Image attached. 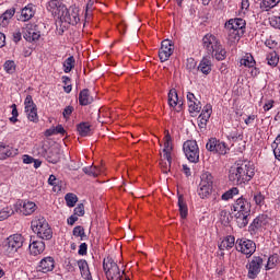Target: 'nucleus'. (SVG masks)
I'll return each instance as SVG.
<instances>
[{
	"mask_svg": "<svg viewBox=\"0 0 280 280\" xmlns=\"http://www.w3.org/2000/svg\"><path fill=\"white\" fill-rule=\"evenodd\" d=\"M255 176V165L248 161L234 163L229 171V180L232 185H245Z\"/></svg>",
	"mask_w": 280,
	"mask_h": 280,
	"instance_id": "nucleus-1",
	"label": "nucleus"
},
{
	"mask_svg": "<svg viewBox=\"0 0 280 280\" xmlns=\"http://www.w3.org/2000/svg\"><path fill=\"white\" fill-rule=\"evenodd\" d=\"M203 48L208 54H211L215 60H225L226 59V50L220 44V39L215 37L213 34H207L202 38Z\"/></svg>",
	"mask_w": 280,
	"mask_h": 280,
	"instance_id": "nucleus-2",
	"label": "nucleus"
},
{
	"mask_svg": "<svg viewBox=\"0 0 280 280\" xmlns=\"http://www.w3.org/2000/svg\"><path fill=\"white\" fill-rule=\"evenodd\" d=\"M25 238L21 234H13L7 237L2 243V250L5 255H14L19 248H23Z\"/></svg>",
	"mask_w": 280,
	"mask_h": 280,
	"instance_id": "nucleus-3",
	"label": "nucleus"
},
{
	"mask_svg": "<svg viewBox=\"0 0 280 280\" xmlns=\"http://www.w3.org/2000/svg\"><path fill=\"white\" fill-rule=\"evenodd\" d=\"M201 180L198 188V196L202 199L209 198L213 194V186L215 185V177L209 172L201 174Z\"/></svg>",
	"mask_w": 280,
	"mask_h": 280,
	"instance_id": "nucleus-4",
	"label": "nucleus"
},
{
	"mask_svg": "<svg viewBox=\"0 0 280 280\" xmlns=\"http://www.w3.org/2000/svg\"><path fill=\"white\" fill-rule=\"evenodd\" d=\"M103 269L108 280H119L121 276L125 275V272L119 269V265H117L112 257L104 258Z\"/></svg>",
	"mask_w": 280,
	"mask_h": 280,
	"instance_id": "nucleus-5",
	"label": "nucleus"
},
{
	"mask_svg": "<svg viewBox=\"0 0 280 280\" xmlns=\"http://www.w3.org/2000/svg\"><path fill=\"white\" fill-rule=\"evenodd\" d=\"M183 150L186 159L190 163H198L200 161V148L196 140H187L183 144Z\"/></svg>",
	"mask_w": 280,
	"mask_h": 280,
	"instance_id": "nucleus-6",
	"label": "nucleus"
},
{
	"mask_svg": "<svg viewBox=\"0 0 280 280\" xmlns=\"http://www.w3.org/2000/svg\"><path fill=\"white\" fill-rule=\"evenodd\" d=\"M235 248L246 257H253L255 250H257V244L248 238H237Z\"/></svg>",
	"mask_w": 280,
	"mask_h": 280,
	"instance_id": "nucleus-7",
	"label": "nucleus"
},
{
	"mask_svg": "<svg viewBox=\"0 0 280 280\" xmlns=\"http://www.w3.org/2000/svg\"><path fill=\"white\" fill-rule=\"evenodd\" d=\"M264 267V258L261 256H253L252 259L247 262L246 269L248 270V279H257L261 268Z\"/></svg>",
	"mask_w": 280,
	"mask_h": 280,
	"instance_id": "nucleus-8",
	"label": "nucleus"
},
{
	"mask_svg": "<svg viewBox=\"0 0 280 280\" xmlns=\"http://www.w3.org/2000/svg\"><path fill=\"white\" fill-rule=\"evenodd\" d=\"M59 19L69 25H77L80 23V9L75 5H71L69 9L66 7Z\"/></svg>",
	"mask_w": 280,
	"mask_h": 280,
	"instance_id": "nucleus-9",
	"label": "nucleus"
},
{
	"mask_svg": "<svg viewBox=\"0 0 280 280\" xmlns=\"http://www.w3.org/2000/svg\"><path fill=\"white\" fill-rule=\"evenodd\" d=\"M24 106L27 119L34 122L38 121V108H36V104L34 103L32 95L26 96L24 101Z\"/></svg>",
	"mask_w": 280,
	"mask_h": 280,
	"instance_id": "nucleus-10",
	"label": "nucleus"
},
{
	"mask_svg": "<svg viewBox=\"0 0 280 280\" xmlns=\"http://www.w3.org/2000/svg\"><path fill=\"white\" fill-rule=\"evenodd\" d=\"M172 54H174V44L170 39H164L159 50V58L161 62H167Z\"/></svg>",
	"mask_w": 280,
	"mask_h": 280,
	"instance_id": "nucleus-11",
	"label": "nucleus"
},
{
	"mask_svg": "<svg viewBox=\"0 0 280 280\" xmlns=\"http://www.w3.org/2000/svg\"><path fill=\"white\" fill-rule=\"evenodd\" d=\"M213 113V107L211 104H207L203 106L201 114L197 118V124L200 129L207 128V124H209V119H211V114Z\"/></svg>",
	"mask_w": 280,
	"mask_h": 280,
	"instance_id": "nucleus-12",
	"label": "nucleus"
},
{
	"mask_svg": "<svg viewBox=\"0 0 280 280\" xmlns=\"http://www.w3.org/2000/svg\"><path fill=\"white\" fill-rule=\"evenodd\" d=\"M55 268L56 260L51 256L44 257L37 266L38 272H43L44 275H47V272H51Z\"/></svg>",
	"mask_w": 280,
	"mask_h": 280,
	"instance_id": "nucleus-13",
	"label": "nucleus"
},
{
	"mask_svg": "<svg viewBox=\"0 0 280 280\" xmlns=\"http://www.w3.org/2000/svg\"><path fill=\"white\" fill-rule=\"evenodd\" d=\"M266 224H268V215L259 214L249 225L250 235H256L257 231H261Z\"/></svg>",
	"mask_w": 280,
	"mask_h": 280,
	"instance_id": "nucleus-14",
	"label": "nucleus"
},
{
	"mask_svg": "<svg viewBox=\"0 0 280 280\" xmlns=\"http://www.w3.org/2000/svg\"><path fill=\"white\" fill-rule=\"evenodd\" d=\"M47 10L48 12H50L52 14V16H57V19H60V16L62 15V12H65V8H67V5H65V3L60 2V0H50L47 3Z\"/></svg>",
	"mask_w": 280,
	"mask_h": 280,
	"instance_id": "nucleus-15",
	"label": "nucleus"
},
{
	"mask_svg": "<svg viewBox=\"0 0 280 280\" xmlns=\"http://www.w3.org/2000/svg\"><path fill=\"white\" fill-rule=\"evenodd\" d=\"M60 148L58 147L49 148L44 154V159H46V161L48 163H51L52 165H56V163H60Z\"/></svg>",
	"mask_w": 280,
	"mask_h": 280,
	"instance_id": "nucleus-16",
	"label": "nucleus"
},
{
	"mask_svg": "<svg viewBox=\"0 0 280 280\" xmlns=\"http://www.w3.org/2000/svg\"><path fill=\"white\" fill-rule=\"evenodd\" d=\"M15 207H22L21 213H23V215H32V213L38 209V207L30 200L18 201Z\"/></svg>",
	"mask_w": 280,
	"mask_h": 280,
	"instance_id": "nucleus-17",
	"label": "nucleus"
},
{
	"mask_svg": "<svg viewBox=\"0 0 280 280\" xmlns=\"http://www.w3.org/2000/svg\"><path fill=\"white\" fill-rule=\"evenodd\" d=\"M233 209L236 213H250V202L244 197H241L235 201Z\"/></svg>",
	"mask_w": 280,
	"mask_h": 280,
	"instance_id": "nucleus-18",
	"label": "nucleus"
},
{
	"mask_svg": "<svg viewBox=\"0 0 280 280\" xmlns=\"http://www.w3.org/2000/svg\"><path fill=\"white\" fill-rule=\"evenodd\" d=\"M33 27V25H27L23 32V36L28 43H34L40 38V31H37Z\"/></svg>",
	"mask_w": 280,
	"mask_h": 280,
	"instance_id": "nucleus-19",
	"label": "nucleus"
},
{
	"mask_svg": "<svg viewBox=\"0 0 280 280\" xmlns=\"http://www.w3.org/2000/svg\"><path fill=\"white\" fill-rule=\"evenodd\" d=\"M226 26L228 30H236L238 32H244V30L246 28V20L242 18L231 19L229 20Z\"/></svg>",
	"mask_w": 280,
	"mask_h": 280,
	"instance_id": "nucleus-20",
	"label": "nucleus"
},
{
	"mask_svg": "<svg viewBox=\"0 0 280 280\" xmlns=\"http://www.w3.org/2000/svg\"><path fill=\"white\" fill-rule=\"evenodd\" d=\"M233 246H235V236H233V235L226 236L219 244V250H221L220 255L224 256L223 250H231V248H233Z\"/></svg>",
	"mask_w": 280,
	"mask_h": 280,
	"instance_id": "nucleus-21",
	"label": "nucleus"
},
{
	"mask_svg": "<svg viewBox=\"0 0 280 280\" xmlns=\"http://www.w3.org/2000/svg\"><path fill=\"white\" fill-rule=\"evenodd\" d=\"M48 224L49 223L47 222V219H45V217L36 215L31 222V228L34 233H37V231H40L45 228V225Z\"/></svg>",
	"mask_w": 280,
	"mask_h": 280,
	"instance_id": "nucleus-22",
	"label": "nucleus"
},
{
	"mask_svg": "<svg viewBox=\"0 0 280 280\" xmlns=\"http://www.w3.org/2000/svg\"><path fill=\"white\" fill-rule=\"evenodd\" d=\"M77 265L81 272V277L84 280H93V276H91V270L89 269V262H86V260L81 259V260L77 261Z\"/></svg>",
	"mask_w": 280,
	"mask_h": 280,
	"instance_id": "nucleus-23",
	"label": "nucleus"
},
{
	"mask_svg": "<svg viewBox=\"0 0 280 280\" xmlns=\"http://www.w3.org/2000/svg\"><path fill=\"white\" fill-rule=\"evenodd\" d=\"M172 136L170 135V131H166L162 159H170V156H172Z\"/></svg>",
	"mask_w": 280,
	"mask_h": 280,
	"instance_id": "nucleus-24",
	"label": "nucleus"
},
{
	"mask_svg": "<svg viewBox=\"0 0 280 280\" xmlns=\"http://www.w3.org/2000/svg\"><path fill=\"white\" fill-rule=\"evenodd\" d=\"M30 253L31 255H40L42 253L45 252V242L43 241H33L30 246Z\"/></svg>",
	"mask_w": 280,
	"mask_h": 280,
	"instance_id": "nucleus-25",
	"label": "nucleus"
},
{
	"mask_svg": "<svg viewBox=\"0 0 280 280\" xmlns=\"http://www.w3.org/2000/svg\"><path fill=\"white\" fill-rule=\"evenodd\" d=\"M16 14V10L9 9L7 10L1 16H0V27H8L10 25V21L12 20V16Z\"/></svg>",
	"mask_w": 280,
	"mask_h": 280,
	"instance_id": "nucleus-26",
	"label": "nucleus"
},
{
	"mask_svg": "<svg viewBox=\"0 0 280 280\" xmlns=\"http://www.w3.org/2000/svg\"><path fill=\"white\" fill-rule=\"evenodd\" d=\"M250 218V213H243V212H236L235 219L236 224L240 229H244L245 226H248V222Z\"/></svg>",
	"mask_w": 280,
	"mask_h": 280,
	"instance_id": "nucleus-27",
	"label": "nucleus"
},
{
	"mask_svg": "<svg viewBox=\"0 0 280 280\" xmlns=\"http://www.w3.org/2000/svg\"><path fill=\"white\" fill-rule=\"evenodd\" d=\"M197 71H201L203 75H209L211 73V59L203 57L197 67Z\"/></svg>",
	"mask_w": 280,
	"mask_h": 280,
	"instance_id": "nucleus-28",
	"label": "nucleus"
},
{
	"mask_svg": "<svg viewBox=\"0 0 280 280\" xmlns=\"http://www.w3.org/2000/svg\"><path fill=\"white\" fill-rule=\"evenodd\" d=\"M35 233L40 240H51L54 237V231L51 230V226L49 224L44 225V228Z\"/></svg>",
	"mask_w": 280,
	"mask_h": 280,
	"instance_id": "nucleus-29",
	"label": "nucleus"
},
{
	"mask_svg": "<svg viewBox=\"0 0 280 280\" xmlns=\"http://www.w3.org/2000/svg\"><path fill=\"white\" fill-rule=\"evenodd\" d=\"M93 103V97L89 93V89H84L79 94V104L80 106H89V104Z\"/></svg>",
	"mask_w": 280,
	"mask_h": 280,
	"instance_id": "nucleus-30",
	"label": "nucleus"
},
{
	"mask_svg": "<svg viewBox=\"0 0 280 280\" xmlns=\"http://www.w3.org/2000/svg\"><path fill=\"white\" fill-rule=\"evenodd\" d=\"M84 174L88 176H92L93 178H97L102 172H104V168L95 165L85 166L83 167Z\"/></svg>",
	"mask_w": 280,
	"mask_h": 280,
	"instance_id": "nucleus-31",
	"label": "nucleus"
},
{
	"mask_svg": "<svg viewBox=\"0 0 280 280\" xmlns=\"http://www.w3.org/2000/svg\"><path fill=\"white\" fill-rule=\"evenodd\" d=\"M178 104H180V102L178 101V93L176 92L175 89H173L168 92V105L172 108H176Z\"/></svg>",
	"mask_w": 280,
	"mask_h": 280,
	"instance_id": "nucleus-32",
	"label": "nucleus"
},
{
	"mask_svg": "<svg viewBox=\"0 0 280 280\" xmlns=\"http://www.w3.org/2000/svg\"><path fill=\"white\" fill-rule=\"evenodd\" d=\"M77 130H78L80 137H89V135H91V124L81 122L78 125Z\"/></svg>",
	"mask_w": 280,
	"mask_h": 280,
	"instance_id": "nucleus-33",
	"label": "nucleus"
},
{
	"mask_svg": "<svg viewBox=\"0 0 280 280\" xmlns=\"http://www.w3.org/2000/svg\"><path fill=\"white\" fill-rule=\"evenodd\" d=\"M241 66L243 67H248V69L255 67L256 61L253 55L246 54L242 59H241Z\"/></svg>",
	"mask_w": 280,
	"mask_h": 280,
	"instance_id": "nucleus-34",
	"label": "nucleus"
},
{
	"mask_svg": "<svg viewBox=\"0 0 280 280\" xmlns=\"http://www.w3.org/2000/svg\"><path fill=\"white\" fill-rule=\"evenodd\" d=\"M73 67H75V58L73 56H70L63 61L65 73H71Z\"/></svg>",
	"mask_w": 280,
	"mask_h": 280,
	"instance_id": "nucleus-35",
	"label": "nucleus"
},
{
	"mask_svg": "<svg viewBox=\"0 0 280 280\" xmlns=\"http://www.w3.org/2000/svg\"><path fill=\"white\" fill-rule=\"evenodd\" d=\"M23 21H30L34 16V7L32 4L26 5L21 12Z\"/></svg>",
	"mask_w": 280,
	"mask_h": 280,
	"instance_id": "nucleus-36",
	"label": "nucleus"
},
{
	"mask_svg": "<svg viewBox=\"0 0 280 280\" xmlns=\"http://www.w3.org/2000/svg\"><path fill=\"white\" fill-rule=\"evenodd\" d=\"M266 60L269 67H277L279 65V55L277 51H271L267 55Z\"/></svg>",
	"mask_w": 280,
	"mask_h": 280,
	"instance_id": "nucleus-37",
	"label": "nucleus"
},
{
	"mask_svg": "<svg viewBox=\"0 0 280 280\" xmlns=\"http://www.w3.org/2000/svg\"><path fill=\"white\" fill-rule=\"evenodd\" d=\"M12 155V148L10 145H4L0 142V161H4Z\"/></svg>",
	"mask_w": 280,
	"mask_h": 280,
	"instance_id": "nucleus-38",
	"label": "nucleus"
},
{
	"mask_svg": "<svg viewBox=\"0 0 280 280\" xmlns=\"http://www.w3.org/2000/svg\"><path fill=\"white\" fill-rule=\"evenodd\" d=\"M178 207H179L180 218L185 220V218H187V214H188V209H187V203L185 202V199L183 198V196H179L178 198Z\"/></svg>",
	"mask_w": 280,
	"mask_h": 280,
	"instance_id": "nucleus-39",
	"label": "nucleus"
},
{
	"mask_svg": "<svg viewBox=\"0 0 280 280\" xmlns=\"http://www.w3.org/2000/svg\"><path fill=\"white\" fill-rule=\"evenodd\" d=\"M160 167L163 172V174H170V170L172 168V155H170V159H164L160 162Z\"/></svg>",
	"mask_w": 280,
	"mask_h": 280,
	"instance_id": "nucleus-40",
	"label": "nucleus"
},
{
	"mask_svg": "<svg viewBox=\"0 0 280 280\" xmlns=\"http://www.w3.org/2000/svg\"><path fill=\"white\" fill-rule=\"evenodd\" d=\"M279 264V254H273L268 258L266 270H272Z\"/></svg>",
	"mask_w": 280,
	"mask_h": 280,
	"instance_id": "nucleus-41",
	"label": "nucleus"
},
{
	"mask_svg": "<svg viewBox=\"0 0 280 280\" xmlns=\"http://www.w3.org/2000/svg\"><path fill=\"white\" fill-rule=\"evenodd\" d=\"M72 235L74 237H80L81 242L86 240V233L84 232V228L82 225H77L72 231Z\"/></svg>",
	"mask_w": 280,
	"mask_h": 280,
	"instance_id": "nucleus-42",
	"label": "nucleus"
},
{
	"mask_svg": "<svg viewBox=\"0 0 280 280\" xmlns=\"http://www.w3.org/2000/svg\"><path fill=\"white\" fill-rule=\"evenodd\" d=\"M10 215H14V209L12 207H5L2 210H0V222H3V220H8Z\"/></svg>",
	"mask_w": 280,
	"mask_h": 280,
	"instance_id": "nucleus-43",
	"label": "nucleus"
},
{
	"mask_svg": "<svg viewBox=\"0 0 280 280\" xmlns=\"http://www.w3.org/2000/svg\"><path fill=\"white\" fill-rule=\"evenodd\" d=\"M3 68L5 73L12 75V73L16 71V63L14 62V60H8L4 62Z\"/></svg>",
	"mask_w": 280,
	"mask_h": 280,
	"instance_id": "nucleus-44",
	"label": "nucleus"
},
{
	"mask_svg": "<svg viewBox=\"0 0 280 280\" xmlns=\"http://www.w3.org/2000/svg\"><path fill=\"white\" fill-rule=\"evenodd\" d=\"M65 200L67 202V207H75V203L78 202V196L73 192H68L65 196Z\"/></svg>",
	"mask_w": 280,
	"mask_h": 280,
	"instance_id": "nucleus-45",
	"label": "nucleus"
},
{
	"mask_svg": "<svg viewBox=\"0 0 280 280\" xmlns=\"http://www.w3.org/2000/svg\"><path fill=\"white\" fill-rule=\"evenodd\" d=\"M280 0H262L261 8L266 10H272V8H277L279 5Z\"/></svg>",
	"mask_w": 280,
	"mask_h": 280,
	"instance_id": "nucleus-46",
	"label": "nucleus"
},
{
	"mask_svg": "<svg viewBox=\"0 0 280 280\" xmlns=\"http://www.w3.org/2000/svg\"><path fill=\"white\" fill-rule=\"evenodd\" d=\"M240 194V189H237L236 187L225 191L222 196L221 199L223 200H231L233 198V196H237Z\"/></svg>",
	"mask_w": 280,
	"mask_h": 280,
	"instance_id": "nucleus-47",
	"label": "nucleus"
},
{
	"mask_svg": "<svg viewBox=\"0 0 280 280\" xmlns=\"http://www.w3.org/2000/svg\"><path fill=\"white\" fill-rule=\"evenodd\" d=\"M188 110L189 113H200V110H202V106H200V102L198 100L192 101L188 103Z\"/></svg>",
	"mask_w": 280,
	"mask_h": 280,
	"instance_id": "nucleus-48",
	"label": "nucleus"
},
{
	"mask_svg": "<svg viewBox=\"0 0 280 280\" xmlns=\"http://www.w3.org/2000/svg\"><path fill=\"white\" fill-rule=\"evenodd\" d=\"M229 30H230V33H229L230 40H240V38L244 36V32L236 31L234 28H229Z\"/></svg>",
	"mask_w": 280,
	"mask_h": 280,
	"instance_id": "nucleus-49",
	"label": "nucleus"
},
{
	"mask_svg": "<svg viewBox=\"0 0 280 280\" xmlns=\"http://www.w3.org/2000/svg\"><path fill=\"white\" fill-rule=\"evenodd\" d=\"M196 67H197V63H196V59L194 58H188L186 60V69L188 71H196Z\"/></svg>",
	"mask_w": 280,
	"mask_h": 280,
	"instance_id": "nucleus-50",
	"label": "nucleus"
},
{
	"mask_svg": "<svg viewBox=\"0 0 280 280\" xmlns=\"http://www.w3.org/2000/svg\"><path fill=\"white\" fill-rule=\"evenodd\" d=\"M265 200H266V197L264 195H261V192H256L254 195V201L259 207H261V205H264Z\"/></svg>",
	"mask_w": 280,
	"mask_h": 280,
	"instance_id": "nucleus-51",
	"label": "nucleus"
},
{
	"mask_svg": "<svg viewBox=\"0 0 280 280\" xmlns=\"http://www.w3.org/2000/svg\"><path fill=\"white\" fill-rule=\"evenodd\" d=\"M229 152V147H226V143L220 141L218 143L217 154H226Z\"/></svg>",
	"mask_w": 280,
	"mask_h": 280,
	"instance_id": "nucleus-52",
	"label": "nucleus"
},
{
	"mask_svg": "<svg viewBox=\"0 0 280 280\" xmlns=\"http://www.w3.org/2000/svg\"><path fill=\"white\" fill-rule=\"evenodd\" d=\"M271 27L276 30H280V16H273L269 20Z\"/></svg>",
	"mask_w": 280,
	"mask_h": 280,
	"instance_id": "nucleus-53",
	"label": "nucleus"
},
{
	"mask_svg": "<svg viewBox=\"0 0 280 280\" xmlns=\"http://www.w3.org/2000/svg\"><path fill=\"white\" fill-rule=\"evenodd\" d=\"M74 215H77V218H82V215H84V205L80 203L78 205V207L74 208Z\"/></svg>",
	"mask_w": 280,
	"mask_h": 280,
	"instance_id": "nucleus-54",
	"label": "nucleus"
},
{
	"mask_svg": "<svg viewBox=\"0 0 280 280\" xmlns=\"http://www.w3.org/2000/svg\"><path fill=\"white\" fill-rule=\"evenodd\" d=\"M215 143H217V139L215 138H211L207 144H206V149L209 151V152H213V150H215Z\"/></svg>",
	"mask_w": 280,
	"mask_h": 280,
	"instance_id": "nucleus-55",
	"label": "nucleus"
},
{
	"mask_svg": "<svg viewBox=\"0 0 280 280\" xmlns=\"http://www.w3.org/2000/svg\"><path fill=\"white\" fill-rule=\"evenodd\" d=\"M232 141H243L244 135L238 132L231 133Z\"/></svg>",
	"mask_w": 280,
	"mask_h": 280,
	"instance_id": "nucleus-56",
	"label": "nucleus"
},
{
	"mask_svg": "<svg viewBox=\"0 0 280 280\" xmlns=\"http://www.w3.org/2000/svg\"><path fill=\"white\" fill-rule=\"evenodd\" d=\"M86 250H89V245H86V243H82V244L79 246V252H78V254H79V255H86Z\"/></svg>",
	"mask_w": 280,
	"mask_h": 280,
	"instance_id": "nucleus-57",
	"label": "nucleus"
},
{
	"mask_svg": "<svg viewBox=\"0 0 280 280\" xmlns=\"http://www.w3.org/2000/svg\"><path fill=\"white\" fill-rule=\"evenodd\" d=\"M272 106H275V101L269 100L265 103L262 108H264L265 113H268V110H270L272 108Z\"/></svg>",
	"mask_w": 280,
	"mask_h": 280,
	"instance_id": "nucleus-58",
	"label": "nucleus"
},
{
	"mask_svg": "<svg viewBox=\"0 0 280 280\" xmlns=\"http://www.w3.org/2000/svg\"><path fill=\"white\" fill-rule=\"evenodd\" d=\"M256 119H257V115L252 114L247 118H245L244 121H245L246 126H250V124H254Z\"/></svg>",
	"mask_w": 280,
	"mask_h": 280,
	"instance_id": "nucleus-59",
	"label": "nucleus"
},
{
	"mask_svg": "<svg viewBox=\"0 0 280 280\" xmlns=\"http://www.w3.org/2000/svg\"><path fill=\"white\" fill-rule=\"evenodd\" d=\"M71 113H73V106H67L63 109V117H65V119H67V117H69L71 115Z\"/></svg>",
	"mask_w": 280,
	"mask_h": 280,
	"instance_id": "nucleus-60",
	"label": "nucleus"
},
{
	"mask_svg": "<svg viewBox=\"0 0 280 280\" xmlns=\"http://www.w3.org/2000/svg\"><path fill=\"white\" fill-rule=\"evenodd\" d=\"M55 132L56 135H66L67 130H65V127H62V125H58L57 127H55Z\"/></svg>",
	"mask_w": 280,
	"mask_h": 280,
	"instance_id": "nucleus-61",
	"label": "nucleus"
},
{
	"mask_svg": "<svg viewBox=\"0 0 280 280\" xmlns=\"http://www.w3.org/2000/svg\"><path fill=\"white\" fill-rule=\"evenodd\" d=\"M266 47H269V49H275V47H277V42L272 40V39H267L265 42Z\"/></svg>",
	"mask_w": 280,
	"mask_h": 280,
	"instance_id": "nucleus-62",
	"label": "nucleus"
},
{
	"mask_svg": "<svg viewBox=\"0 0 280 280\" xmlns=\"http://www.w3.org/2000/svg\"><path fill=\"white\" fill-rule=\"evenodd\" d=\"M23 163H25L26 165H31V163H34V158L30 155H23Z\"/></svg>",
	"mask_w": 280,
	"mask_h": 280,
	"instance_id": "nucleus-63",
	"label": "nucleus"
},
{
	"mask_svg": "<svg viewBox=\"0 0 280 280\" xmlns=\"http://www.w3.org/2000/svg\"><path fill=\"white\" fill-rule=\"evenodd\" d=\"M77 220H78V217H77L75 214H72V215L68 219V224H69L70 226H73V224H75Z\"/></svg>",
	"mask_w": 280,
	"mask_h": 280,
	"instance_id": "nucleus-64",
	"label": "nucleus"
}]
</instances>
